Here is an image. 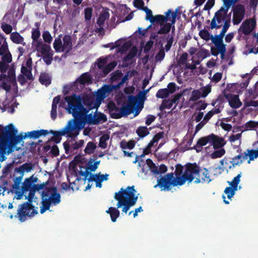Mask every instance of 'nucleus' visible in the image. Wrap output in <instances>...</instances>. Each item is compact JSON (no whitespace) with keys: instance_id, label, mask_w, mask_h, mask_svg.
<instances>
[{"instance_id":"obj_1","label":"nucleus","mask_w":258,"mask_h":258,"mask_svg":"<svg viewBox=\"0 0 258 258\" xmlns=\"http://www.w3.org/2000/svg\"><path fill=\"white\" fill-rule=\"evenodd\" d=\"M64 99L68 103L67 111L74 117V120L79 131L84 127L86 122L89 124L97 125L107 121L106 115L103 113L99 112L93 116L92 113L88 114L93 107L90 106L89 109L85 108L82 104V98L80 95L73 94L66 96Z\"/></svg>"},{"instance_id":"obj_2","label":"nucleus","mask_w":258,"mask_h":258,"mask_svg":"<svg viewBox=\"0 0 258 258\" xmlns=\"http://www.w3.org/2000/svg\"><path fill=\"white\" fill-rule=\"evenodd\" d=\"M136 190L135 186H127L124 189L122 188L118 192H115L114 199L118 201L117 203V208H119L123 206L122 212L125 213L131 207L134 206L137 200L138 196L135 195Z\"/></svg>"},{"instance_id":"obj_3","label":"nucleus","mask_w":258,"mask_h":258,"mask_svg":"<svg viewBox=\"0 0 258 258\" xmlns=\"http://www.w3.org/2000/svg\"><path fill=\"white\" fill-rule=\"evenodd\" d=\"M49 134L53 135V136L49 139L46 143L48 144L49 142L52 141L56 144H58L61 141V136H65L68 134V136L69 138H75L79 135V131L74 119H72L70 120L67 125L60 131H54L51 130L49 131Z\"/></svg>"},{"instance_id":"obj_4","label":"nucleus","mask_w":258,"mask_h":258,"mask_svg":"<svg viewBox=\"0 0 258 258\" xmlns=\"http://www.w3.org/2000/svg\"><path fill=\"white\" fill-rule=\"evenodd\" d=\"M7 127L8 129L0 127V139H3L7 142V149H8L10 146L15 147L26 138L22 134L17 136V131L12 124H9Z\"/></svg>"},{"instance_id":"obj_5","label":"nucleus","mask_w":258,"mask_h":258,"mask_svg":"<svg viewBox=\"0 0 258 258\" xmlns=\"http://www.w3.org/2000/svg\"><path fill=\"white\" fill-rule=\"evenodd\" d=\"M201 171L200 166L196 163H188L184 166V170L181 177H178L180 183L183 185L185 182L191 183L194 179L197 180V176Z\"/></svg>"},{"instance_id":"obj_6","label":"nucleus","mask_w":258,"mask_h":258,"mask_svg":"<svg viewBox=\"0 0 258 258\" xmlns=\"http://www.w3.org/2000/svg\"><path fill=\"white\" fill-rule=\"evenodd\" d=\"M37 208L30 202H24L19 205L17 213L14 217L21 222H25L28 217H33L38 214Z\"/></svg>"},{"instance_id":"obj_7","label":"nucleus","mask_w":258,"mask_h":258,"mask_svg":"<svg viewBox=\"0 0 258 258\" xmlns=\"http://www.w3.org/2000/svg\"><path fill=\"white\" fill-rule=\"evenodd\" d=\"M181 185L178 177L174 178L172 173H167L164 176H162L157 180V184L154 186V188L159 187L161 190H170L171 186Z\"/></svg>"},{"instance_id":"obj_8","label":"nucleus","mask_w":258,"mask_h":258,"mask_svg":"<svg viewBox=\"0 0 258 258\" xmlns=\"http://www.w3.org/2000/svg\"><path fill=\"white\" fill-rule=\"evenodd\" d=\"M109 113L110 116L114 119H119L123 116L128 115V112L122 106L121 108L118 107L113 101H110L107 105Z\"/></svg>"},{"instance_id":"obj_9","label":"nucleus","mask_w":258,"mask_h":258,"mask_svg":"<svg viewBox=\"0 0 258 258\" xmlns=\"http://www.w3.org/2000/svg\"><path fill=\"white\" fill-rule=\"evenodd\" d=\"M233 18L232 22L233 25H238L243 19L245 14V9L243 5L238 4L233 7Z\"/></svg>"},{"instance_id":"obj_10","label":"nucleus","mask_w":258,"mask_h":258,"mask_svg":"<svg viewBox=\"0 0 258 258\" xmlns=\"http://www.w3.org/2000/svg\"><path fill=\"white\" fill-rule=\"evenodd\" d=\"M220 14L221 15L220 21H218L217 17H215V15L212 18L210 24V28L211 29H220L222 26L221 23L223 21H224V23L227 22L228 24L230 25L231 12H230L229 14L227 13V14L225 15L224 14V12H222L220 13Z\"/></svg>"},{"instance_id":"obj_11","label":"nucleus","mask_w":258,"mask_h":258,"mask_svg":"<svg viewBox=\"0 0 258 258\" xmlns=\"http://www.w3.org/2000/svg\"><path fill=\"white\" fill-rule=\"evenodd\" d=\"M256 26V21L253 19L245 20L240 26L239 30L246 35H249L254 29Z\"/></svg>"},{"instance_id":"obj_12","label":"nucleus","mask_w":258,"mask_h":258,"mask_svg":"<svg viewBox=\"0 0 258 258\" xmlns=\"http://www.w3.org/2000/svg\"><path fill=\"white\" fill-rule=\"evenodd\" d=\"M49 194L48 199L51 203L54 205H56L60 202L61 196L59 193L57 192L56 187L52 186L46 188V191Z\"/></svg>"},{"instance_id":"obj_13","label":"nucleus","mask_w":258,"mask_h":258,"mask_svg":"<svg viewBox=\"0 0 258 258\" xmlns=\"http://www.w3.org/2000/svg\"><path fill=\"white\" fill-rule=\"evenodd\" d=\"M224 97L228 100L229 105L232 108H238L242 104L237 95L225 93Z\"/></svg>"},{"instance_id":"obj_14","label":"nucleus","mask_w":258,"mask_h":258,"mask_svg":"<svg viewBox=\"0 0 258 258\" xmlns=\"http://www.w3.org/2000/svg\"><path fill=\"white\" fill-rule=\"evenodd\" d=\"M139 98L133 95L128 96V102L126 105H123L126 111L128 112V115L133 113L136 110L137 104Z\"/></svg>"},{"instance_id":"obj_15","label":"nucleus","mask_w":258,"mask_h":258,"mask_svg":"<svg viewBox=\"0 0 258 258\" xmlns=\"http://www.w3.org/2000/svg\"><path fill=\"white\" fill-rule=\"evenodd\" d=\"M210 144L215 150L222 148L226 144L224 139L214 134H210Z\"/></svg>"},{"instance_id":"obj_16","label":"nucleus","mask_w":258,"mask_h":258,"mask_svg":"<svg viewBox=\"0 0 258 258\" xmlns=\"http://www.w3.org/2000/svg\"><path fill=\"white\" fill-rule=\"evenodd\" d=\"M2 61H0V71L2 74L6 73L9 68V63L12 61L11 53H8L5 56L2 57Z\"/></svg>"},{"instance_id":"obj_17","label":"nucleus","mask_w":258,"mask_h":258,"mask_svg":"<svg viewBox=\"0 0 258 258\" xmlns=\"http://www.w3.org/2000/svg\"><path fill=\"white\" fill-rule=\"evenodd\" d=\"M171 13V10H168L165 13V16L161 15H157L154 16L153 20L151 22V24L156 23L162 26L165 22H167L170 20V15Z\"/></svg>"},{"instance_id":"obj_18","label":"nucleus","mask_w":258,"mask_h":258,"mask_svg":"<svg viewBox=\"0 0 258 258\" xmlns=\"http://www.w3.org/2000/svg\"><path fill=\"white\" fill-rule=\"evenodd\" d=\"M33 185L28 178L25 179L22 183L21 189L16 192L17 199H21L26 192L28 191L32 188Z\"/></svg>"},{"instance_id":"obj_19","label":"nucleus","mask_w":258,"mask_h":258,"mask_svg":"<svg viewBox=\"0 0 258 258\" xmlns=\"http://www.w3.org/2000/svg\"><path fill=\"white\" fill-rule=\"evenodd\" d=\"M211 180L208 170L204 168L203 170L201 169L200 172L197 176V180H195L194 182L197 184L201 182L209 183Z\"/></svg>"},{"instance_id":"obj_20","label":"nucleus","mask_w":258,"mask_h":258,"mask_svg":"<svg viewBox=\"0 0 258 258\" xmlns=\"http://www.w3.org/2000/svg\"><path fill=\"white\" fill-rule=\"evenodd\" d=\"M9 53H11L6 38L3 34L0 33V55L3 57Z\"/></svg>"},{"instance_id":"obj_21","label":"nucleus","mask_w":258,"mask_h":258,"mask_svg":"<svg viewBox=\"0 0 258 258\" xmlns=\"http://www.w3.org/2000/svg\"><path fill=\"white\" fill-rule=\"evenodd\" d=\"M224 7H222L218 11L215 13V17H217L218 21L221 20V15L220 13L224 12V14H226L228 13V10L231 6L233 4V0H223Z\"/></svg>"},{"instance_id":"obj_22","label":"nucleus","mask_w":258,"mask_h":258,"mask_svg":"<svg viewBox=\"0 0 258 258\" xmlns=\"http://www.w3.org/2000/svg\"><path fill=\"white\" fill-rule=\"evenodd\" d=\"M208 143L210 144V135L200 138L196 145H195L193 148L195 149L197 152H199L202 151L203 149L202 147L206 145Z\"/></svg>"},{"instance_id":"obj_23","label":"nucleus","mask_w":258,"mask_h":258,"mask_svg":"<svg viewBox=\"0 0 258 258\" xmlns=\"http://www.w3.org/2000/svg\"><path fill=\"white\" fill-rule=\"evenodd\" d=\"M63 47L61 52L69 53L72 49V37L70 35H66L63 37Z\"/></svg>"},{"instance_id":"obj_24","label":"nucleus","mask_w":258,"mask_h":258,"mask_svg":"<svg viewBox=\"0 0 258 258\" xmlns=\"http://www.w3.org/2000/svg\"><path fill=\"white\" fill-rule=\"evenodd\" d=\"M36 49L43 55L53 53L50 45L43 44L41 41L37 42Z\"/></svg>"},{"instance_id":"obj_25","label":"nucleus","mask_w":258,"mask_h":258,"mask_svg":"<svg viewBox=\"0 0 258 258\" xmlns=\"http://www.w3.org/2000/svg\"><path fill=\"white\" fill-rule=\"evenodd\" d=\"M8 77L9 79V82L13 86L16 87L17 88L18 87L15 74V68L14 64H13L8 69Z\"/></svg>"},{"instance_id":"obj_26","label":"nucleus","mask_w":258,"mask_h":258,"mask_svg":"<svg viewBox=\"0 0 258 258\" xmlns=\"http://www.w3.org/2000/svg\"><path fill=\"white\" fill-rule=\"evenodd\" d=\"M223 37L224 36L220 34L216 35L214 37L213 35H211V36L212 42L215 44V46L218 49L226 47V45L223 43Z\"/></svg>"},{"instance_id":"obj_27","label":"nucleus","mask_w":258,"mask_h":258,"mask_svg":"<svg viewBox=\"0 0 258 258\" xmlns=\"http://www.w3.org/2000/svg\"><path fill=\"white\" fill-rule=\"evenodd\" d=\"M7 151V142L0 139V161L3 162L6 159V154Z\"/></svg>"},{"instance_id":"obj_28","label":"nucleus","mask_w":258,"mask_h":258,"mask_svg":"<svg viewBox=\"0 0 258 258\" xmlns=\"http://www.w3.org/2000/svg\"><path fill=\"white\" fill-rule=\"evenodd\" d=\"M10 39L14 43L22 44L23 45L25 44L24 42V38L17 32L11 33Z\"/></svg>"},{"instance_id":"obj_29","label":"nucleus","mask_w":258,"mask_h":258,"mask_svg":"<svg viewBox=\"0 0 258 258\" xmlns=\"http://www.w3.org/2000/svg\"><path fill=\"white\" fill-rule=\"evenodd\" d=\"M77 81L82 85L90 84L92 82V79L90 74L88 72L82 74L77 79Z\"/></svg>"},{"instance_id":"obj_30","label":"nucleus","mask_w":258,"mask_h":258,"mask_svg":"<svg viewBox=\"0 0 258 258\" xmlns=\"http://www.w3.org/2000/svg\"><path fill=\"white\" fill-rule=\"evenodd\" d=\"M106 212L110 215L111 221L113 222L116 221L117 218L119 217L120 215L119 211L117 209L112 207H110Z\"/></svg>"},{"instance_id":"obj_31","label":"nucleus","mask_w":258,"mask_h":258,"mask_svg":"<svg viewBox=\"0 0 258 258\" xmlns=\"http://www.w3.org/2000/svg\"><path fill=\"white\" fill-rule=\"evenodd\" d=\"M39 81L42 85L48 86L51 84V80L49 75L46 73H42L39 76Z\"/></svg>"},{"instance_id":"obj_32","label":"nucleus","mask_w":258,"mask_h":258,"mask_svg":"<svg viewBox=\"0 0 258 258\" xmlns=\"http://www.w3.org/2000/svg\"><path fill=\"white\" fill-rule=\"evenodd\" d=\"M42 196V201L41 204L42 206L46 208L48 210H49L51 202L50 201L49 199L47 198L49 196V194L48 192H45L43 191L41 194Z\"/></svg>"},{"instance_id":"obj_33","label":"nucleus","mask_w":258,"mask_h":258,"mask_svg":"<svg viewBox=\"0 0 258 258\" xmlns=\"http://www.w3.org/2000/svg\"><path fill=\"white\" fill-rule=\"evenodd\" d=\"M138 52V49L136 46H133L127 55L123 57V60L127 61L132 60L135 57Z\"/></svg>"},{"instance_id":"obj_34","label":"nucleus","mask_w":258,"mask_h":258,"mask_svg":"<svg viewBox=\"0 0 258 258\" xmlns=\"http://www.w3.org/2000/svg\"><path fill=\"white\" fill-rule=\"evenodd\" d=\"M135 146V142L133 140L126 142L125 140H122L120 143V147L122 149H132Z\"/></svg>"},{"instance_id":"obj_35","label":"nucleus","mask_w":258,"mask_h":258,"mask_svg":"<svg viewBox=\"0 0 258 258\" xmlns=\"http://www.w3.org/2000/svg\"><path fill=\"white\" fill-rule=\"evenodd\" d=\"M137 135L140 138H144L148 135L150 133L148 128L146 126H139L136 131Z\"/></svg>"},{"instance_id":"obj_36","label":"nucleus","mask_w":258,"mask_h":258,"mask_svg":"<svg viewBox=\"0 0 258 258\" xmlns=\"http://www.w3.org/2000/svg\"><path fill=\"white\" fill-rule=\"evenodd\" d=\"M170 94V91L167 88L159 89L156 93V96L158 98L163 99L167 97Z\"/></svg>"},{"instance_id":"obj_37","label":"nucleus","mask_w":258,"mask_h":258,"mask_svg":"<svg viewBox=\"0 0 258 258\" xmlns=\"http://www.w3.org/2000/svg\"><path fill=\"white\" fill-rule=\"evenodd\" d=\"M171 29V25L169 23L164 24L158 31L157 33L159 34H167L169 32Z\"/></svg>"},{"instance_id":"obj_38","label":"nucleus","mask_w":258,"mask_h":258,"mask_svg":"<svg viewBox=\"0 0 258 258\" xmlns=\"http://www.w3.org/2000/svg\"><path fill=\"white\" fill-rule=\"evenodd\" d=\"M21 72L23 76H25L27 79L32 80L33 79L32 74L31 72V68L28 69L27 67L22 66L21 69Z\"/></svg>"},{"instance_id":"obj_39","label":"nucleus","mask_w":258,"mask_h":258,"mask_svg":"<svg viewBox=\"0 0 258 258\" xmlns=\"http://www.w3.org/2000/svg\"><path fill=\"white\" fill-rule=\"evenodd\" d=\"M63 45L60 38H55L53 42V48L57 52H61Z\"/></svg>"},{"instance_id":"obj_40","label":"nucleus","mask_w":258,"mask_h":258,"mask_svg":"<svg viewBox=\"0 0 258 258\" xmlns=\"http://www.w3.org/2000/svg\"><path fill=\"white\" fill-rule=\"evenodd\" d=\"M225 150L224 148L216 149L211 154L210 156L212 159L220 158L225 154Z\"/></svg>"},{"instance_id":"obj_41","label":"nucleus","mask_w":258,"mask_h":258,"mask_svg":"<svg viewBox=\"0 0 258 258\" xmlns=\"http://www.w3.org/2000/svg\"><path fill=\"white\" fill-rule=\"evenodd\" d=\"M241 176V173L240 172L236 176L234 177L232 181H228V183L232 186L233 188H235L237 189L238 185L240 181V177Z\"/></svg>"},{"instance_id":"obj_42","label":"nucleus","mask_w":258,"mask_h":258,"mask_svg":"<svg viewBox=\"0 0 258 258\" xmlns=\"http://www.w3.org/2000/svg\"><path fill=\"white\" fill-rule=\"evenodd\" d=\"M230 161L231 162V165H230L227 167V166L224 167V169H225L227 173H228L229 172V170L231 169L232 168H234L236 165L239 166L242 163V161H240V160H237V159H235L234 157Z\"/></svg>"},{"instance_id":"obj_43","label":"nucleus","mask_w":258,"mask_h":258,"mask_svg":"<svg viewBox=\"0 0 258 258\" xmlns=\"http://www.w3.org/2000/svg\"><path fill=\"white\" fill-rule=\"evenodd\" d=\"M173 105V104L170 99H164L162 101V102L159 107V109L161 111H162L165 109H170Z\"/></svg>"},{"instance_id":"obj_44","label":"nucleus","mask_w":258,"mask_h":258,"mask_svg":"<svg viewBox=\"0 0 258 258\" xmlns=\"http://www.w3.org/2000/svg\"><path fill=\"white\" fill-rule=\"evenodd\" d=\"M116 66V63L115 61L110 62L107 66H104L102 69V71L104 74L107 75L110 73Z\"/></svg>"},{"instance_id":"obj_45","label":"nucleus","mask_w":258,"mask_h":258,"mask_svg":"<svg viewBox=\"0 0 258 258\" xmlns=\"http://www.w3.org/2000/svg\"><path fill=\"white\" fill-rule=\"evenodd\" d=\"M96 148V146L93 142H89L87 143L84 151L86 153L90 154L94 152Z\"/></svg>"},{"instance_id":"obj_46","label":"nucleus","mask_w":258,"mask_h":258,"mask_svg":"<svg viewBox=\"0 0 258 258\" xmlns=\"http://www.w3.org/2000/svg\"><path fill=\"white\" fill-rule=\"evenodd\" d=\"M237 189L233 188L232 186L226 187L224 190V192L227 195V198L229 200H231V199L233 197V196L235 195V191Z\"/></svg>"},{"instance_id":"obj_47","label":"nucleus","mask_w":258,"mask_h":258,"mask_svg":"<svg viewBox=\"0 0 258 258\" xmlns=\"http://www.w3.org/2000/svg\"><path fill=\"white\" fill-rule=\"evenodd\" d=\"M22 180L21 177H17L14 181V183L12 185V191H14L16 194V192L21 190L20 184Z\"/></svg>"},{"instance_id":"obj_48","label":"nucleus","mask_w":258,"mask_h":258,"mask_svg":"<svg viewBox=\"0 0 258 258\" xmlns=\"http://www.w3.org/2000/svg\"><path fill=\"white\" fill-rule=\"evenodd\" d=\"M167 170L166 166L164 164H161L159 167L156 166V168L153 170V173L154 174L158 175L159 174L164 173Z\"/></svg>"},{"instance_id":"obj_49","label":"nucleus","mask_w":258,"mask_h":258,"mask_svg":"<svg viewBox=\"0 0 258 258\" xmlns=\"http://www.w3.org/2000/svg\"><path fill=\"white\" fill-rule=\"evenodd\" d=\"M202 97L201 92L199 90H194L191 93L190 101H196Z\"/></svg>"},{"instance_id":"obj_50","label":"nucleus","mask_w":258,"mask_h":258,"mask_svg":"<svg viewBox=\"0 0 258 258\" xmlns=\"http://www.w3.org/2000/svg\"><path fill=\"white\" fill-rule=\"evenodd\" d=\"M209 55V51L207 49H202L200 50L196 54L198 59L203 60L206 58Z\"/></svg>"},{"instance_id":"obj_51","label":"nucleus","mask_w":258,"mask_h":258,"mask_svg":"<svg viewBox=\"0 0 258 258\" xmlns=\"http://www.w3.org/2000/svg\"><path fill=\"white\" fill-rule=\"evenodd\" d=\"M215 103H217V106H219V107L214 108L210 111V112H212V115H213V116L214 114H218L221 112V109H220L219 107L222 106L223 102L222 101V99L218 98Z\"/></svg>"},{"instance_id":"obj_52","label":"nucleus","mask_w":258,"mask_h":258,"mask_svg":"<svg viewBox=\"0 0 258 258\" xmlns=\"http://www.w3.org/2000/svg\"><path fill=\"white\" fill-rule=\"evenodd\" d=\"M93 13V9L91 7H87L84 10L85 19L86 21L91 20Z\"/></svg>"},{"instance_id":"obj_53","label":"nucleus","mask_w":258,"mask_h":258,"mask_svg":"<svg viewBox=\"0 0 258 258\" xmlns=\"http://www.w3.org/2000/svg\"><path fill=\"white\" fill-rule=\"evenodd\" d=\"M1 28L3 31L7 34H10L13 30V27L11 25L8 24L6 23H3L1 25Z\"/></svg>"},{"instance_id":"obj_54","label":"nucleus","mask_w":258,"mask_h":258,"mask_svg":"<svg viewBox=\"0 0 258 258\" xmlns=\"http://www.w3.org/2000/svg\"><path fill=\"white\" fill-rule=\"evenodd\" d=\"M29 191L28 195L27 196H25V199L28 200L26 202H30V203L32 204L33 202H35V201L33 200L35 191L32 188Z\"/></svg>"},{"instance_id":"obj_55","label":"nucleus","mask_w":258,"mask_h":258,"mask_svg":"<svg viewBox=\"0 0 258 258\" xmlns=\"http://www.w3.org/2000/svg\"><path fill=\"white\" fill-rule=\"evenodd\" d=\"M220 164L222 166H223V167H219L218 168L219 169H222V171H224V170H225V169H224V167H227L230 165H231V162L230 160H229L228 158L224 157L222 160L220 161Z\"/></svg>"},{"instance_id":"obj_56","label":"nucleus","mask_w":258,"mask_h":258,"mask_svg":"<svg viewBox=\"0 0 258 258\" xmlns=\"http://www.w3.org/2000/svg\"><path fill=\"white\" fill-rule=\"evenodd\" d=\"M42 37L44 42L46 43H50L52 40V37L48 31H45L43 33Z\"/></svg>"},{"instance_id":"obj_57","label":"nucleus","mask_w":258,"mask_h":258,"mask_svg":"<svg viewBox=\"0 0 258 258\" xmlns=\"http://www.w3.org/2000/svg\"><path fill=\"white\" fill-rule=\"evenodd\" d=\"M199 35L202 39L205 40H208L211 39V36L209 32L207 30H202L199 32Z\"/></svg>"},{"instance_id":"obj_58","label":"nucleus","mask_w":258,"mask_h":258,"mask_svg":"<svg viewBox=\"0 0 258 258\" xmlns=\"http://www.w3.org/2000/svg\"><path fill=\"white\" fill-rule=\"evenodd\" d=\"M40 36V32L38 28L33 29L32 30L31 38L33 41H37Z\"/></svg>"},{"instance_id":"obj_59","label":"nucleus","mask_w":258,"mask_h":258,"mask_svg":"<svg viewBox=\"0 0 258 258\" xmlns=\"http://www.w3.org/2000/svg\"><path fill=\"white\" fill-rule=\"evenodd\" d=\"M53 53H51L48 54L43 55L42 59L45 62V63L47 65H49L51 63L52 60V56Z\"/></svg>"},{"instance_id":"obj_60","label":"nucleus","mask_w":258,"mask_h":258,"mask_svg":"<svg viewBox=\"0 0 258 258\" xmlns=\"http://www.w3.org/2000/svg\"><path fill=\"white\" fill-rule=\"evenodd\" d=\"M143 10L146 13V19L149 20L151 23L154 17L152 15V11L147 7L144 8Z\"/></svg>"},{"instance_id":"obj_61","label":"nucleus","mask_w":258,"mask_h":258,"mask_svg":"<svg viewBox=\"0 0 258 258\" xmlns=\"http://www.w3.org/2000/svg\"><path fill=\"white\" fill-rule=\"evenodd\" d=\"M200 91L201 92L202 97L205 98L211 92V87L210 86H207L202 88Z\"/></svg>"},{"instance_id":"obj_62","label":"nucleus","mask_w":258,"mask_h":258,"mask_svg":"<svg viewBox=\"0 0 258 258\" xmlns=\"http://www.w3.org/2000/svg\"><path fill=\"white\" fill-rule=\"evenodd\" d=\"M108 139V137L107 136H103L101 137L99 143V147L103 149L106 148L107 147V144L106 143V141Z\"/></svg>"},{"instance_id":"obj_63","label":"nucleus","mask_w":258,"mask_h":258,"mask_svg":"<svg viewBox=\"0 0 258 258\" xmlns=\"http://www.w3.org/2000/svg\"><path fill=\"white\" fill-rule=\"evenodd\" d=\"M93 176V177H95L96 179H98L99 181L103 182L104 180H108V177L109 176L108 174H92Z\"/></svg>"},{"instance_id":"obj_64","label":"nucleus","mask_w":258,"mask_h":258,"mask_svg":"<svg viewBox=\"0 0 258 258\" xmlns=\"http://www.w3.org/2000/svg\"><path fill=\"white\" fill-rule=\"evenodd\" d=\"M24 137L37 139L38 138V132L37 131H33L31 132L26 133L24 135Z\"/></svg>"}]
</instances>
